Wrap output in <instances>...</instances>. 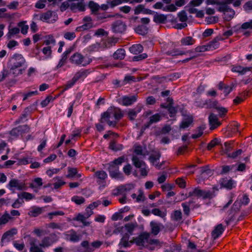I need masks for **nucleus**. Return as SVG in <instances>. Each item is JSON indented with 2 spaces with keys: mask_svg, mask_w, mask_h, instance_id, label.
<instances>
[{
  "mask_svg": "<svg viewBox=\"0 0 252 252\" xmlns=\"http://www.w3.org/2000/svg\"><path fill=\"white\" fill-rule=\"evenodd\" d=\"M59 237L55 233H52L48 236L44 237L41 243L38 245V240L29 236L28 241L30 246V252H44L42 248H48L59 240Z\"/></svg>",
  "mask_w": 252,
  "mask_h": 252,
  "instance_id": "obj_1",
  "label": "nucleus"
},
{
  "mask_svg": "<svg viewBox=\"0 0 252 252\" xmlns=\"http://www.w3.org/2000/svg\"><path fill=\"white\" fill-rule=\"evenodd\" d=\"M123 116L120 110H114L109 108L106 112L101 114L100 123H107L109 126H115L119 120Z\"/></svg>",
  "mask_w": 252,
  "mask_h": 252,
  "instance_id": "obj_2",
  "label": "nucleus"
},
{
  "mask_svg": "<svg viewBox=\"0 0 252 252\" xmlns=\"http://www.w3.org/2000/svg\"><path fill=\"white\" fill-rule=\"evenodd\" d=\"M150 233L144 232L141 233L137 237L133 238V242L135 243L137 246L141 247H147L148 245Z\"/></svg>",
  "mask_w": 252,
  "mask_h": 252,
  "instance_id": "obj_3",
  "label": "nucleus"
},
{
  "mask_svg": "<svg viewBox=\"0 0 252 252\" xmlns=\"http://www.w3.org/2000/svg\"><path fill=\"white\" fill-rule=\"evenodd\" d=\"M26 63V60L21 54L16 53L9 59L10 66L22 67Z\"/></svg>",
  "mask_w": 252,
  "mask_h": 252,
  "instance_id": "obj_4",
  "label": "nucleus"
},
{
  "mask_svg": "<svg viewBox=\"0 0 252 252\" xmlns=\"http://www.w3.org/2000/svg\"><path fill=\"white\" fill-rule=\"evenodd\" d=\"M69 60L72 63L83 66L89 64L90 63V61H85L84 57L78 53H75L72 55L70 57Z\"/></svg>",
  "mask_w": 252,
  "mask_h": 252,
  "instance_id": "obj_5",
  "label": "nucleus"
},
{
  "mask_svg": "<svg viewBox=\"0 0 252 252\" xmlns=\"http://www.w3.org/2000/svg\"><path fill=\"white\" fill-rule=\"evenodd\" d=\"M195 196L203 199H211L215 196L214 192L210 190H202L198 188H195Z\"/></svg>",
  "mask_w": 252,
  "mask_h": 252,
  "instance_id": "obj_6",
  "label": "nucleus"
},
{
  "mask_svg": "<svg viewBox=\"0 0 252 252\" xmlns=\"http://www.w3.org/2000/svg\"><path fill=\"white\" fill-rule=\"evenodd\" d=\"M108 169L109 172V175L111 178L117 179H123V175L119 171V168L118 166L113 164H109Z\"/></svg>",
  "mask_w": 252,
  "mask_h": 252,
  "instance_id": "obj_7",
  "label": "nucleus"
},
{
  "mask_svg": "<svg viewBox=\"0 0 252 252\" xmlns=\"http://www.w3.org/2000/svg\"><path fill=\"white\" fill-rule=\"evenodd\" d=\"M126 26L121 20H117L112 24V29L114 32L122 33L126 30Z\"/></svg>",
  "mask_w": 252,
  "mask_h": 252,
  "instance_id": "obj_8",
  "label": "nucleus"
},
{
  "mask_svg": "<svg viewBox=\"0 0 252 252\" xmlns=\"http://www.w3.org/2000/svg\"><path fill=\"white\" fill-rule=\"evenodd\" d=\"M220 184L221 188L231 190L235 187L236 182L231 178L225 177L220 180Z\"/></svg>",
  "mask_w": 252,
  "mask_h": 252,
  "instance_id": "obj_9",
  "label": "nucleus"
},
{
  "mask_svg": "<svg viewBox=\"0 0 252 252\" xmlns=\"http://www.w3.org/2000/svg\"><path fill=\"white\" fill-rule=\"evenodd\" d=\"M209 123L210 125V129L214 130L221 125L220 122L219 121L217 115L214 113H211L208 118Z\"/></svg>",
  "mask_w": 252,
  "mask_h": 252,
  "instance_id": "obj_10",
  "label": "nucleus"
},
{
  "mask_svg": "<svg viewBox=\"0 0 252 252\" xmlns=\"http://www.w3.org/2000/svg\"><path fill=\"white\" fill-rule=\"evenodd\" d=\"M64 235L66 236V239L74 243L79 241L81 238V236L77 235L76 232L73 229H71L65 233Z\"/></svg>",
  "mask_w": 252,
  "mask_h": 252,
  "instance_id": "obj_11",
  "label": "nucleus"
},
{
  "mask_svg": "<svg viewBox=\"0 0 252 252\" xmlns=\"http://www.w3.org/2000/svg\"><path fill=\"white\" fill-rule=\"evenodd\" d=\"M8 186L10 189H12L13 188H16L18 190H20L24 189L25 188V184L15 179H12L9 181Z\"/></svg>",
  "mask_w": 252,
  "mask_h": 252,
  "instance_id": "obj_12",
  "label": "nucleus"
},
{
  "mask_svg": "<svg viewBox=\"0 0 252 252\" xmlns=\"http://www.w3.org/2000/svg\"><path fill=\"white\" fill-rule=\"evenodd\" d=\"M94 176L97 178V183L98 185H102L105 183V179L107 177V174L105 171L100 170L95 172Z\"/></svg>",
  "mask_w": 252,
  "mask_h": 252,
  "instance_id": "obj_13",
  "label": "nucleus"
},
{
  "mask_svg": "<svg viewBox=\"0 0 252 252\" xmlns=\"http://www.w3.org/2000/svg\"><path fill=\"white\" fill-rule=\"evenodd\" d=\"M161 119V116L159 114H156L150 117L149 121L144 125L142 126V129L143 130H145L146 129L149 128L150 126L154 124L159 122Z\"/></svg>",
  "mask_w": 252,
  "mask_h": 252,
  "instance_id": "obj_14",
  "label": "nucleus"
},
{
  "mask_svg": "<svg viewBox=\"0 0 252 252\" xmlns=\"http://www.w3.org/2000/svg\"><path fill=\"white\" fill-rule=\"evenodd\" d=\"M129 234L127 233H125L119 243V246L121 247H123L124 248H126L129 247L130 244L133 243L132 241H129Z\"/></svg>",
  "mask_w": 252,
  "mask_h": 252,
  "instance_id": "obj_15",
  "label": "nucleus"
},
{
  "mask_svg": "<svg viewBox=\"0 0 252 252\" xmlns=\"http://www.w3.org/2000/svg\"><path fill=\"white\" fill-rule=\"evenodd\" d=\"M193 123V117L191 115H187L180 125V128L185 129L188 128Z\"/></svg>",
  "mask_w": 252,
  "mask_h": 252,
  "instance_id": "obj_16",
  "label": "nucleus"
},
{
  "mask_svg": "<svg viewBox=\"0 0 252 252\" xmlns=\"http://www.w3.org/2000/svg\"><path fill=\"white\" fill-rule=\"evenodd\" d=\"M151 227V233L154 235H157L160 231V226L163 227V226L161 223H157L155 221H151L150 222Z\"/></svg>",
  "mask_w": 252,
  "mask_h": 252,
  "instance_id": "obj_17",
  "label": "nucleus"
},
{
  "mask_svg": "<svg viewBox=\"0 0 252 252\" xmlns=\"http://www.w3.org/2000/svg\"><path fill=\"white\" fill-rule=\"evenodd\" d=\"M221 145V155H226L229 158V155H230L232 153L231 152L233 150L232 144L228 142H226L224 143V145Z\"/></svg>",
  "mask_w": 252,
  "mask_h": 252,
  "instance_id": "obj_18",
  "label": "nucleus"
},
{
  "mask_svg": "<svg viewBox=\"0 0 252 252\" xmlns=\"http://www.w3.org/2000/svg\"><path fill=\"white\" fill-rule=\"evenodd\" d=\"M142 108L141 105H137L135 108L130 109L127 113L128 119L131 121L134 120L137 114L141 111Z\"/></svg>",
  "mask_w": 252,
  "mask_h": 252,
  "instance_id": "obj_19",
  "label": "nucleus"
},
{
  "mask_svg": "<svg viewBox=\"0 0 252 252\" xmlns=\"http://www.w3.org/2000/svg\"><path fill=\"white\" fill-rule=\"evenodd\" d=\"M221 12H223V18L225 21H229L231 20L235 15V11L230 7L225 8Z\"/></svg>",
  "mask_w": 252,
  "mask_h": 252,
  "instance_id": "obj_20",
  "label": "nucleus"
},
{
  "mask_svg": "<svg viewBox=\"0 0 252 252\" xmlns=\"http://www.w3.org/2000/svg\"><path fill=\"white\" fill-rule=\"evenodd\" d=\"M161 157V153L159 151L153 152L149 158L150 162L156 166V164H158L159 158Z\"/></svg>",
  "mask_w": 252,
  "mask_h": 252,
  "instance_id": "obj_21",
  "label": "nucleus"
},
{
  "mask_svg": "<svg viewBox=\"0 0 252 252\" xmlns=\"http://www.w3.org/2000/svg\"><path fill=\"white\" fill-rule=\"evenodd\" d=\"M235 29V31L238 33L243 32V31L251 29H252V20L249 22L244 23L240 27H236L234 28Z\"/></svg>",
  "mask_w": 252,
  "mask_h": 252,
  "instance_id": "obj_22",
  "label": "nucleus"
},
{
  "mask_svg": "<svg viewBox=\"0 0 252 252\" xmlns=\"http://www.w3.org/2000/svg\"><path fill=\"white\" fill-rule=\"evenodd\" d=\"M137 95H133L130 96H124L122 99V104L125 106L131 105L137 100Z\"/></svg>",
  "mask_w": 252,
  "mask_h": 252,
  "instance_id": "obj_23",
  "label": "nucleus"
},
{
  "mask_svg": "<svg viewBox=\"0 0 252 252\" xmlns=\"http://www.w3.org/2000/svg\"><path fill=\"white\" fill-rule=\"evenodd\" d=\"M131 160L133 165L136 168H140L146 166L145 162L143 160L140 159L137 156L133 155Z\"/></svg>",
  "mask_w": 252,
  "mask_h": 252,
  "instance_id": "obj_24",
  "label": "nucleus"
},
{
  "mask_svg": "<svg viewBox=\"0 0 252 252\" xmlns=\"http://www.w3.org/2000/svg\"><path fill=\"white\" fill-rule=\"evenodd\" d=\"M90 73V71L88 69L80 70L78 71L74 75V79L78 81L79 79H84Z\"/></svg>",
  "mask_w": 252,
  "mask_h": 252,
  "instance_id": "obj_25",
  "label": "nucleus"
},
{
  "mask_svg": "<svg viewBox=\"0 0 252 252\" xmlns=\"http://www.w3.org/2000/svg\"><path fill=\"white\" fill-rule=\"evenodd\" d=\"M10 73L12 74L14 77L18 76L22 74L25 70V68H22L19 66H10Z\"/></svg>",
  "mask_w": 252,
  "mask_h": 252,
  "instance_id": "obj_26",
  "label": "nucleus"
},
{
  "mask_svg": "<svg viewBox=\"0 0 252 252\" xmlns=\"http://www.w3.org/2000/svg\"><path fill=\"white\" fill-rule=\"evenodd\" d=\"M224 231L222 224H218L212 232V236L214 239L218 238Z\"/></svg>",
  "mask_w": 252,
  "mask_h": 252,
  "instance_id": "obj_27",
  "label": "nucleus"
},
{
  "mask_svg": "<svg viewBox=\"0 0 252 252\" xmlns=\"http://www.w3.org/2000/svg\"><path fill=\"white\" fill-rule=\"evenodd\" d=\"M222 40H223V38L220 36L216 37L213 40L208 44V46L210 48L209 50H213L218 48L220 45L219 41Z\"/></svg>",
  "mask_w": 252,
  "mask_h": 252,
  "instance_id": "obj_28",
  "label": "nucleus"
},
{
  "mask_svg": "<svg viewBox=\"0 0 252 252\" xmlns=\"http://www.w3.org/2000/svg\"><path fill=\"white\" fill-rule=\"evenodd\" d=\"M180 41L181 45L190 46L194 44L195 40L191 36H186L182 38Z\"/></svg>",
  "mask_w": 252,
  "mask_h": 252,
  "instance_id": "obj_29",
  "label": "nucleus"
},
{
  "mask_svg": "<svg viewBox=\"0 0 252 252\" xmlns=\"http://www.w3.org/2000/svg\"><path fill=\"white\" fill-rule=\"evenodd\" d=\"M233 1H235V0H222V1H220V3H219L220 6L217 9L218 11L222 12L225 8L230 7L228 4L233 3Z\"/></svg>",
  "mask_w": 252,
  "mask_h": 252,
  "instance_id": "obj_30",
  "label": "nucleus"
},
{
  "mask_svg": "<svg viewBox=\"0 0 252 252\" xmlns=\"http://www.w3.org/2000/svg\"><path fill=\"white\" fill-rule=\"evenodd\" d=\"M250 70V68L244 67L241 65L233 66L231 71L234 72H238L241 75H244Z\"/></svg>",
  "mask_w": 252,
  "mask_h": 252,
  "instance_id": "obj_31",
  "label": "nucleus"
},
{
  "mask_svg": "<svg viewBox=\"0 0 252 252\" xmlns=\"http://www.w3.org/2000/svg\"><path fill=\"white\" fill-rule=\"evenodd\" d=\"M167 17L163 14H158L156 13L154 16V21L158 24H162L165 23Z\"/></svg>",
  "mask_w": 252,
  "mask_h": 252,
  "instance_id": "obj_32",
  "label": "nucleus"
},
{
  "mask_svg": "<svg viewBox=\"0 0 252 252\" xmlns=\"http://www.w3.org/2000/svg\"><path fill=\"white\" fill-rule=\"evenodd\" d=\"M125 51L123 49H118L113 55V58L116 60H123L125 57Z\"/></svg>",
  "mask_w": 252,
  "mask_h": 252,
  "instance_id": "obj_33",
  "label": "nucleus"
},
{
  "mask_svg": "<svg viewBox=\"0 0 252 252\" xmlns=\"http://www.w3.org/2000/svg\"><path fill=\"white\" fill-rule=\"evenodd\" d=\"M71 9L75 11L76 10L79 11H84L85 10V5L82 2H79L76 3H72L70 6Z\"/></svg>",
  "mask_w": 252,
  "mask_h": 252,
  "instance_id": "obj_34",
  "label": "nucleus"
},
{
  "mask_svg": "<svg viewBox=\"0 0 252 252\" xmlns=\"http://www.w3.org/2000/svg\"><path fill=\"white\" fill-rule=\"evenodd\" d=\"M17 233V230L16 228H12L4 233L2 237L1 240L4 241L5 239L13 237L14 235L16 234Z\"/></svg>",
  "mask_w": 252,
  "mask_h": 252,
  "instance_id": "obj_35",
  "label": "nucleus"
},
{
  "mask_svg": "<svg viewBox=\"0 0 252 252\" xmlns=\"http://www.w3.org/2000/svg\"><path fill=\"white\" fill-rule=\"evenodd\" d=\"M165 54L168 56H182L185 55V52L181 50H179L178 49L174 48L172 50H168L166 52Z\"/></svg>",
  "mask_w": 252,
  "mask_h": 252,
  "instance_id": "obj_36",
  "label": "nucleus"
},
{
  "mask_svg": "<svg viewBox=\"0 0 252 252\" xmlns=\"http://www.w3.org/2000/svg\"><path fill=\"white\" fill-rule=\"evenodd\" d=\"M143 50V46L140 44L133 45L129 48L130 52L136 55L141 53Z\"/></svg>",
  "mask_w": 252,
  "mask_h": 252,
  "instance_id": "obj_37",
  "label": "nucleus"
},
{
  "mask_svg": "<svg viewBox=\"0 0 252 252\" xmlns=\"http://www.w3.org/2000/svg\"><path fill=\"white\" fill-rule=\"evenodd\" d=\"M135 31L138 34L144 35L148 33V28L146 26L142 25L137 26Z\"/></svg>",
  "mask_w": 252,
  "mask_h": 252,
  "instance_id": "obj_38",
  "label": "nucleus"
},
{
  "mask_svg": "<svg viewBox=\"0 0 252 252\" xmlns=\"http://www.w3.org/2000/svg\"><path fill=\"white\" fill-rule=\"evenodd\" d=\"M109 147L113 151H118L122 150L123 146L122 144H117L114 140H112L110 143Z\"/></svg>",
  "mask_w": 252,
  "mask_h": 252,
  "instance_id": "obj_39",
  "label": "nucleus"
},
{
  "mask_svg": "<svg viewBox=\"0 0 252 252\" xmlns=\"http://www.w3.org/2000/svg\"><path fill=\"white\" fill-rule=\"evenodd\" d=\"M20 199H25L27 201L30 200L34 198V195L27 192H23L18 194Z\"/></svg>",
  "mask_w": 252,
  "mask_h": 252,
  "instance_id": "obj_40",
  "label": "nucleus"
},
{
  "mask_svg": "<svg viewBox=\"0 0 252 252\" xmlns=\"http://www.w3.org/2000/svg\"><path fill=\"white\" fill-rule=\"evenodd\" d=\"M42 213V209L39 207H32L28 214L29 215L32 217H36Z\"/></svg>",
  "mask_w": 252,
  "mask_h": 252,
  "instance_id": "obj_41",
  "label": "nucleus"
},
{
  "mask_svg": "<svg viewBox=\"0 0 252 252\" xmlns=\"http://www.w3.org/2000/svg\"><path fill=\"white\" fill-rule=\"evenodd\" d=\"M87 218L86 216H84L81 214H79L74 220L81 222L84 226H89L90 224V223L86 220Z\"/></svg>",
  "mask_w": 252,
  "mask_h": 252,
  "instance_id": "obj_42",
  "label": "nucleus"
},
{
  "mask_svg": "<svg viewBox=\"0 0 252 252\" xmlns=\"http://www.w3.org/2000/svg\"><path fill=\"white\" fill-rule=\"evenodd\" d=\"M12 218L6 212L0 217V225L6 224Z\"/></svg>",
  "mask_w": 252,
  "mask_h": 252,
  "instance_id": "obj_43",
  "label": "nucleus"
},
{
  "mask_svg": "<svg viewBox=\"0 0 252 252\" xmlns=\"http://www.w3.org/2000/svg\"><path fill=\"white\" fill-rule=\"evenodd\" d=\"M52 12L51 11H48L43 13L40 17V19L43 22H48V20L51 18L52 16Z\"/></svg>",
  "mask_w": 252,
  "mask_h": 252,
  "instance_id": "obj_44",
  "label": "nucleus"
},
{
  "mask_svg": "<svg viewBox=\"0 0 252 252\" xmlns=\"http://www.w3.org/2000/svg\"><path fill=\"white\" fill-rule=\"evenodd\" d=\"M54 180L55 181L54 185L55 189H58L65 184V182L62 181L60 177H56L54 178Z\"/></svg>",
  "mask_w": 252,
  "mask_h": 252,
  "instance_id": "obj_45",
  "label": "nucleus"
},
{
  "mask_svg": "<svg viewBox=\"0 0 252 252\" xmlns=\"http://www.w3.org/2000/svg\"><path fill=\"white\" fill-rule=\"evenodd\" d=\"M172 219L175 221H179L182 219V212L180 210H176L171 216Z\"/></svg>",
  "mask_w": 252,
  "mask_h": 252,
  "instance_id": "obj_46",
  "label": "nucleus"
},
{
  "mask_svg": "<svg viewBox=\"0 0 252 252\" xmlns=\"http://www.w3.org/2000/svg\"><path fill=\"white\" fill-rule=\"evenodd\" d=\"M92 27V24L90 23H87L86 24H83V25L81 26L77 27L75 31L76 32H81L84 31L85 30H87Z\"/></svg>",
  "mask_w": 252,
  "mask_h": 252,
  "instance_id": "obj_47",
  "label": "nucleus"
},
{
  "mask_svg": "<svg viewBox=\"0 0 252 252\" xmlns=\"http://www.w3.org/2000/svg\"><path fill=\"white\" fill-rule=\"evenodd\" d=\"M178 17H179V21L182 22H186L188 19L187 14L184 10H182L178 13Z\"/></svg>",
  "mask_w": 252,
  "mask_h": 252,
  "instance_id": "obj_48",
  "label": "nucleus"
},
{
  "mask_svg": "<svg viewBox=\"0 0 252 252\" xmlns=\"http://www.w3.org/2000/svg\"><path fill=\"white\" fill-rule=\"evenodd\" d=\"M209 48H210L208 46V44L201 45V46H198L196 47L194 49V51H195V53H200V52H204L206 51L210 50Z\"/></svg>",
  "mask_w": 252,
  "mask_h": 252,
  "instance_id": "obj_49",
  "label": "nucleus"
},
{
  "mask_svg": "<svg viewBox=\"0 0 252 252\" xmlns=\"http://www.w3.org/2000/svg\"><path fill=\"white\" fill-rule=\"evenodd\" d=\"M68 174L66 176V178H73L77 174V169L76 168L68 167Z\"/></svg>",
  "mask_w": 252,
  "mask_h": 252,
  "instance_id": "obj_50",
  "label": "nucleus"
},
{
  "mask_svg": "<svg viewBox=\"0 0 252 252\" xmlns=\"http://www.w3.org/2000/svg\"><path fill=\"white\" fill-rule=\"evenodd\" d=\"M34 183L30 184V187L32 189L36 186L40 187L42 185V180L41 178H36L34 180Z\"/></svg>",
  "mask_w": 252,
  "mask_h": 252,
  "instance_id": "obj_51",
  "label": "nucleus"
},
{
  "mask_svg": "<svg viewBox=\"0 0 252 252\" xmlns=\"http://www.w3.org/2000/svg\"><path fill=\"white\" fill-rule=\"evenodd\" d=\"M81 245L82 247H83L85 249V250L87 252H93V247H91V245H90V244L88 241H83L81 243Z\"/></svg>",
  "mask_w": 252,
  "mask_h": 252,
  "instance_id": "obj_52",
  "label": "nucleus"
},
{
  "mask_svg": "<svg viewBox=\"0 0 252 252\" xmlns=\"http://www.w3.org/2000/svg\"><path fill=\"white\" fill-rule=\"evenodd\" d=\"M18 26L21 28V32L22 33L26 34L28 32L29 26L28 25H25L24 22L19 23Z\"/></svg>",
  "mask_w": 252,
  "mask_h": 252,
  "instance_id": "obj_53",
  "label": "nucleus"
},
{
  "mask_svg": "<svg viewBox=\"0 0 252 252\" xmlns=\"http://www.w3.org/2000/svg\"><path fill=\"white\" fill-rule=\"evenodd\" d=\"M71 200L78 205H81L85 202V199L84 197L78 196H74L72 197Z\"/></svg>",
  "mask_w": 252,
  "mask_h": 252,
  "instance_id": "obj_54",
  "label": "nucleus"
},
{
  "mask_svg": "<svg viewBox=\"0 0 252 252\" xmlns=\"http://www.w3.org/2000/svg\"><path fill=\"white\" fill-rule=\"evenodd\" d=\"M217 145H221L220 142L218 138H214L208 144L207 149L208 150H210L212 148Z\"/></svg>",
  "mask_w": 252,
  "mask_h": 252,
  "instance_id": "obj_55",
  "label": "nucleus"
},
{
  "mask_svg": "<svg viewBox=\"0 0 252 252\" xmlns=\"http://www.w3.org/2000/svg\"><path fill=\"white\" fill-rule=\"evenodd\" d=\"M125 157L121 156L114 159L112 162H110L109 164H113L118 166V165H121L122 163L125 161Z\"/></svg>",
  "mask_w": 252,
  "mask_h": 252,
  "instance_id": "obj_56",
  "label": "nucleus"
},
{
  "mask_svg": "<svg viewBox=\"0 0 252 252\" xmlns=\"http://www.w3.org/2000/svg\"><path fill=\"white\" fill-rule=\"evenodd\" d=\"M76 80L73 77L71 80L68 81L65 85H64L63 89V91H65L68 90L69 88L72 87L74 84L76 83Z\"/></svg>",
  "mask_w": 252,
  "mask_h": 252,
  "instance_id": "obj_57",
  "label": "nucleus"
},
{
  "mask_svg": "<svg viewBox=\"0 0 252 252\" xmlns=\"http://www.w3.org/2000/svg\"><path fill=\"white\" fill-rule=\"evenodd\" d=\"M218 104V101L216 100L214 101H211V100H207L206 101V105H207V108H215L217 109V108H218L217 107Z\"/></svg>",
  "mask_w": 252,
  "mask_h": 252,
  "instance_id": "obj_58",
  "label": "nucleus"
},
{
  "mask_svg": "<svg viewBox=\"0 0 252 252\" xmlns=\"http://www.w3.org/2000/svg\"><path fill=\"white\" fill-rule=\"evenodd\" d=\"M204 129V127L203 126H199L197 127V130L198 133H197V134H192L191 138L193 139H196L200 137L203 134Z\"/></svg>",
  "mask_w": 252,
  "mask_h": 252,
  "instance_id": "obj_59",
  "label": "nucleus"
},
{
  "mask_svg": "<svg viewBox=\"0 0 252 252\" xmlns=\"http://www.w3.org/2000/svg\"><path fill=\"white\" fill-rule=\"evenodd\" d=\"M89 7L93 12L97 11L99 8V5L93 1H90Z\"/></svg>",
  "mask_w": 252,
  "mask_h": 252,
  "instance_id": "obj_60",
  "label": "nucleus"
},
{
  "mask_svg": "<svg viewBox=\"0 0 252 252\" xmlns=\"http://www.w3.org/2000/svg\"><path fill=\"white\" fill-rule=\"evenodd\" d=\"M55 98L51 95L48 96L44 100L41 101V105L43 107H46L48 105L50 101H53Z\"/></svg>",
  "mask_w": 252,
  "mask_h": 252,
  "instance_id": "obj_61",
  "label": "nucleus"
},
{
  "mask_svg": "<svg viewBox=\"0 0 252 252\" xmlns=\"http://www.w3.org/2000/svg\"><path fill=\"white\" fill-rule=\"evenodd\" d=\"M11 74L10 73V70H7L6 69H3L0 74V82H1L4 81V80L9 76V75Z\"/></svg>",
  "mask_w": 252,
  "mask_h": 252,
  "instance_id": "obj_62",
  "label": "nucleus"
},
{
  "mask_svg": "<svg viewBox=\"0 0 252 252\" xmlns=\"http://www.w3.org/2000/svg\"><path fill=\"white\" fill-rule=\"evenodd\" d=\"M152 213L156 216H159L162 218H164L166 216V214L164 212H162L159 209L155 208L152 210Z\"/></svg>",
  "mask_w": 252,
  "mask_h": 252,
  "instance_id": "obj_63",
  "label": "nucleus"
},
{
  "mask_svg": "<svg viewBox=\"0 0 252 252\" xmlns=\"http://www.w3.org/2000/svg\"><path fill=\"white\" fill-rule=\"evenodd\" d=\"M167 108L168 109L169 113V116L170 117H175L177 112V109L176 108L172 106H168Z\"/></svg>",
  "mask_w": 252,
  "mask_h": 252,
  "instance_id": "obj_64",
  "label": "nucleus"
}]
</instances>
